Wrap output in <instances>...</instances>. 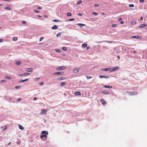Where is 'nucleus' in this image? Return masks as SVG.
<instances>
[{
	"label": "nucleus",
	"instance_id": "nucleus-28",
	"mask_svg": "<svg viewBox=\"0 0 147 147\" xmlns=\"http://www.w3.org/2000/svg\"><path fill=\"white\" fill-rule=\"evenodd\" d=\"M5 78L9 79H11V77H9L8 76H6L5 77Z\"/></svg>",
	"mask_w": 147,
	"mask_h": 147
},
{
	"label": "nucleus",
	"instance_id": "nucleus-29",
	"mask_svg": "<svg viewBox=\"0 0 147 147\" xmlns=\"http://www.w3.org/2000/svg\"><path fill=\"white\" fill-rule=\"evenodd\" d=\"M129 6L130 7H134V5L133 4H130L129 5Z\"/></svg>",
	"mask_w": 147,
	"mask_h": 147
},
{
	"label": "nucleus",
	"instance_id": "nucleus-24",
	"mask_svg": "<svg viewBox=\"0 0 147 147\" xmlns=\"http://www.w3.org/2000/svg\"><path fill=\"white\" fill-rule=\"evenodd\" d=\"M132 38H135L137 39H138L139 38V36H133L131 37Z\"/></svg>",
	"mask_w": 147,
	"mask_h": 147
},
{
	"label": "nucleus",
	"instance_id": "nucleus-8",
	"mask_svg": "<svg viewBox=\"0 0 147 147\" xmlns=\"http://www.w3.org/2000/svg\"><path fill=\"white\" fill-rule=\"evenodd\" d=\"M41 133L42 134H46V135H48L49 134L48 131H42L41 132Z\"/></svg>",
	"mask_w": 147,
	"mask_h": 147
},
{
	"label": "nucleus",
	"instance_id": "nucleus-37",
	"mask_svg": "<svg viewBox=\"0 0 147 147\" xmlns=\"http://www.w3.org/2000/svg\"><path fill=\"white\" fill-rule=\"evenodd\" d=\"M62 49L63 50V51H65L67 50V49L66 48V47H63Z\"/></svg>",
	"mask_w": 147,
	"mask_h": 147
},
{
	"label": "nucleus",
	"instance_id": "nucleus-25",
	"mask_svg": "<svg viewBox=\"0 0 147 147\" xmlns=\"http://www.w3.org/2000/svg\"><path fill=\"white\" fill-rule=\"evenodd\" d=\"M102 70L103 71H108L109 70V68H106L104 69H102Z\"/></svg>",
	"mask_w": 147,
	"mask_h": 147
},
{
	"label": "nucleus",
	"instance_id": "nucleus-2",
	"mask_svg": "<svg viewBox=\"0 0 147 147\" xmlns=\"http://www.w3.org/2000/svg\"><path fill=\"white\" fill-rule=\"evenodd\" d=\"M48 110H46V109H42V111H41V113H40V114L41 115H42V114H45L47 111Z\"/></svg>",
	"mask_w": 147,
	"mask_h": 147
},
{
	"label": "nucleus",
	"instance_id": "nucleus-48",
	"mask_svg": "<svg viewBox=\"0 0 147 147\" xmlns=\"http://www.w3.org/2000/svg\"><path fill=\"white\" fill-rule=\"evenodd\" d=\"M43 84V82H42L40 83V85H42Z\"/></svg>",
	"mask_w": 147,
	"mask_h": 147
},
{
	"label": "nucleus",
	"instance_id": "nucleus-32",
	"mask_svg": "<svg viewBox=\"0 0 147 147\" xmlns=\"http://www.w3.org/2000/svg\"><path fill=\"white\" fill-rule=\"evenodd\" d=\"M5 9H7L8 10H11V8L9 7H6L5 8Z\"/></svg>",
	"mask_w": 147,
	"mask_h": 147
},
{
	"label": "nucleus",
	"instance_id": "nucleus-47",
	"mask_svg": "<svg viewBox=\"0 0 147 147\" xmlns=\"http://www.w3.org/2000/svg\"><path fill=\"white\" fill-rule=\"evenodd\" d=\"M26 22H25V21H23L22 22V23L23 24H26Z\"/></svg>",
	"mask_w": 147,
	"mask_h": 147
},
{
	"label": "nucleus",
	"instance_id": "nucleus-54",
	"mask_svg": "<svg viewBox=\"0 0 147 147\" xmlns=\"http://www.w3.org/2000/svg\"><path fill=\"white\" fill-rule=\"evenodd\" d=\"M37 9H41V8L40 7H38V8H37Z\"/></svg>",
	"mask_w": 147,
	"mask_h": 147
},
{
	"label": "nucleus",
	"instance_id": "nucleus-12",
	"mask_svg": "<svg viewBox=\"0 0 147 147\" xmlns=\"http://www.w3.org/2000/svg\"><path fill=\"white\" fill-rule=\"evenodd\" d=\"M27 71L28 72H31L32 71V69L31 68H28L27 69Z\"/></svg>",
	"mask_w": 147,
	"mask_h": 147
},
{
	"label": "nucleus",
	"instance_id": "nucleus-16",
	"mask_svg": "<svg viewBox=\"0 0 147 147\" xmlns=\"http://www.w3.org/2000/svg\"><path fill=\"white\" fill-rule=\"evenodd\" d=\"M78 25L80 27H82V26H86L85 24H78Z\"/></svg>",
	"mask_w": 147,
	"mask_h": 147
},
{
	"label": "nucleus",
	"instance_id": "nucleus-7",
	"mask_svg": "<svg viewBox=\"0 0 147 147\" xmlns=\"http://www.w3.org/2000/svg\"><path fill=\"white\" fill-rule=\"evenodd\" d=\"M66 78L65 77H61L57 79V80L59 81H61L62 80H64Z\"/></svg>",
	"mask_w": 147,
	"mask_h": 147
},
{
	"label": "nucleus",
	"instance_id": "nucleus-63",
	"mask_svg": "<svg viewBox=\"0 0 147 147\" xmlns=\"http://www.w3.org/2000/svg\"><path fill=\"white\" fill-rule=\"evenodd\" d=\"M133 52H134V53H137V52H136V51H133Z\"/></svg>",
	"mask_w": 147,
	"mask_h": 147
},
{
	"label": "nucleus",
	"instance_id": "nucleus-59",
	"mask_svg": "<svg viewBox=\"0 0 147 147\" xmlns=\"http://www.w3.org/2000/svg\"><path fill=\"white\" fill-rule=\"evenodd\" d=\"M37 100V98H36V97H34V100Z\"/></svg>",
	"mask_w": 147,
	"mask_h": 147
},
{
	"label": "nucleus",
	"instance_id": "nucleus-19",
	"mask_svg": "<svg viewBox=\"0 0 147 147\" xmlns=\"http://www.w3.org/2000/svg\"><path fill=\"white\" fill-rule=\"evenodd\" d=\"M87 44L84 43L82 44V47H83L85 48L87 47Z\"/></svg>",
	"mask_w": 147,
	"mask_h": 147
},
{
	"label": "nucleus",
	"instance_id": "nucleus-18",
	"mask_svg": "<svg viewBox=\"0 0 147 147\" xmlns=\"http://www.w3.org/2000/svg\"><path fill=\"white\" fill-rule=\"evenodd\" d=\"M58 27L57 26L54 25V26L52 27V29H56Z\"/></svg>",
	"mask_w": 147,
	"mask_h": 147
},
{
	"label": "nucleus",
	"instance_id": "nucleus-36",
	"mask_svg": "<svg viewBox=\"0 0 147 147\" xmlns=\"http://www.w3.org/2000/svg\"><path fill=\"white\" fill-rule=\"evenodd\" d=\"M30 74L29 73H25L24 74V75L25 76H28L29 74Z\"/></svg>",
	"mask_w": 147,
	"mask_h": 147
},
{
	"label": "nucleus",
	"instance_id": "nucleus-26",
	"mask_svg": "<svg viewBox=\"0 0 147 147\" xmlns=\"http://www.w3.org/2000/svg\"><path fill=\"white\" fill-rule=\"evenodd\" d=\"M65 82H61L60 84V86H62L63 85H65Z\"/></svg>",
	"mask_w": 147,
	"mask_h": 147
},
{
	"label": "nucleus",
	"instance_id": "nucleus-17",
	"mask_svg": "<svg viewBox=\"0 0 147 147\" xmlns=\"http://www.w3.org/2000/svg\"><path fill=\"white\" fill-rule=\"evenodd\" d=\"M75 94L76 95H81V93L80 92H76L75 93Z\"/></svg>",
	"mask_w": 147,
	"mask_h": 147
},
{
	"label": "nucleus",
	"instance_id": "nucleus-20",
	"mask_svg": "<svg viewBox=\"0 0 147 147\" xmlns=\"http://www.w3.org/2000/svg\"><path fill=\"white\" fill-rule=\"evenodd\" d=\"M104 87L105 88H112V86H104Z\"/></svg>",
	"mask_w": 147,
	"mask_h": 147
},
{
	"label": "nucleus",
	"instance_id": "nucleus-33",
	"mask_svg": "<svg viewBox=\"0 0 147 147\" xmlns=\"http://www.w3.org/2000/svg\"><path fill=\"white\" fill-rule=\"evenodd\" d=\"M52 21L53 22H59V20H58L56 19H55L54 20H52Z\"/></svg>",
	"mask_w": 147,
	"mask_h": 147
},
{
	"label": "nucleus",
	"instance_id": "nucleus-60",
	"mask_svg": "<svg viewBox=\"0 0 147 147\" xmlns=\"http://www.w3.org/2000/svg\"><path fill=\"white\" fill-rule=\"evenodd\" d=\"M78 15L80 16H82V13H79Z\"/></svg>",
	"mask_w": 147,
	"mask_h": 147
},
{
	"label": "nucleus",
	"instance_id": "nucleus-35",
	"mask_svg": "<svg viewBox=\"0 0 147 147\" xmlns=\"http://www.w3.org/2000/svg\"><path fill=\"white\" fill-rule=\"evenodd\" d=\"M17 39V38L16 37H14L13 38V40L14 41L16 40Z\"/></svg>",
	"mask_w": 147,
	"mask_h": 147
},
{
	"label": "nucleus",
	"instance_id": "nucleus-49",
	"mask_svg": "<svg viewBox=\"0 0 147 147\" xmlns=\"http://www.w3.org/2000/svg\"><path fill=\"white\" fill-rule=\"evenodd\" d=\"M122 18H119L118 20L119 21H121L122 20Z\"/></svg>",
	"mask_w": 147,
	"mask_h": 147
},
{
	"label": "nucleus",
	"instance_id": "nucleus-43",
	"mask_svg": "<svg viewBox=\"0 0 147 147\" xmlns=\"http://www.w3.org/2000/svg\"><path fill=\"white\" fill-rule=\"evenodd\" d=\"M34 11L35 12L37 13H38L40 12L39 11L37 10H34Z\"/></svg>",
	"mask_w": 147,
	"mask_h": 147
},
{
	"label": "nucleus",
	"instance_id": "nucleus-31",
	"mask_svg": "<svg viewBox=\"0 0 147 147\" xmlns=\"http://www.w3.org/2000/svg\"><path fill=\"white\" fill-rule=\"evenodd\" d=\"M82 2V1L81 0H80L77 3V4L79 5Z\"/></svg>",
	"mask_w": 147,
	"mask_h": 147
},
{
	"label": "nucleus",
	"instance_id": "nucleus-64",
	"mask_svg": "<svg viewBox=\"0 0 147 147\" xmlns=\"http://www.w3.org/2000/svg\"><path fill=\"white\" fill-rule=\"evenodd\" d=\"M44 17L45 18H47V16H46V15H45V16H44Z\"/></svg>",
	"mask_w": 147,
	"mask_h": 147
},
{
	"label": "nucleus",
	"instance_id": "nucleus-30",
	"mask_svg": "<svg viewBox=\"0 0 147 147\" xmlns=\"http://www.w3.org/2000/svg\"><path fill=\"white\" fill-rule=\"evenodd\" d=\"M117 26V25L115 24H113L112 25V27H116Z\"/></svg>",
	"mask_w": 147,
	"mask_h": 147
},
{
	"label": "nucleus",
	"instance_id": "nucleus-22",
	"mask_svg": "<svg viewBox=\"0 0 147 147\" xmlns=\"http://www.w3.org/2000/svg\"><path fill=\"white\" fill-rule=\"evenodd\" d=\"M47 137V136L46 135H41L40 137V138H42L43 137Z\"/></svg>",
	"mask_w": 147,
	"mask_h": 147
},
{
	"label": "nucleus",
	"instance_id": "nucleus-27",
	"mask_svg": "<svg viewBox=\"0 0 147 147\" xmlns=\"http://www.w3.org/2000/svg\"><path fill=\"white\" fill-rule=\"evenodd\" d=\"M55 51L57 52H61V50L59 49H56L55 50Z\"/></svg>",
	"mask_w": 147,
	"mask_h": 147
},
{
	"label": "nucleus",
	"instance_id": "nucleus-58",
	"mask_svg": "<svg viewBox=\"0 0 147 147\" xmlns=\"http://www.w3.org/2000/svg\"><path fill=\"white\" fill-rule=\"evenodd\" d=\"M143 17H141L140 18V20H142L143 19Z\"/></svg>",
	"mask_w": 147,
	"mask_h": 147
},
{
	"label": "nucleus",
	"instance_id": "nucleus-15",
	"mask_svg": "<svg viewBox=\"0 0 147 147\" xmlns=\"http://www.w3.org/2000/svg\"><path fill=\"white\" fill-rule=\"evenodd\" d=\"M101 92L104 94H109L108 92L106 91H102Z\"/></svg>",
	"mask_w": 147,
	"mask_h": 147
},
{
	"label": "nucleus",
	"instance_id": "nucleus-1",
	"mask_svg": "<svg viewBox=\"0 0 147 147\" xmlns=\"http://www.w3.org/2000/svg\"><path fill=\"white\" fill-rule=\"evenodd\" d=\"M80 71V68H75L73 70V72L74 73H78Z\"/></svg>",
	"mask_w": 147,
	"mask_h": 147
},
{
	"label": "nucleus",
	"instance_id": "nucleus-21",
	"mask_svg": "<svg viewBox=\"0 0 147 147\" xmlns=\"http://www.w3.org/2000/svg\"><path fill=\"white\" fill-rule=\"evenodd\" d=\"M136 22L135 21H133L131 23V25H134L136 24Z\"/></svg>",
	"mask_w": 147,
	"mask_h": 147
},
{
	"label": "nucleus",
	"instance_id": "nucleus-39",
	"mask_svg": "<svg viewBox=\"0 0 147 147\" xmlns=\"http://www.w3.org/2000/svg\"><path fill=\"white\" fill-rule=\"evenodd\" d=\"M61 35V34L60 33H58L57 34V37H59V36H60Z\"/></svg>",
	"mask_w": 147,
	"mask_h": 147
},
{
	"label": "nucleus",
	"instance_id": "nucleus-40",
	"mask_svg": "<svg viewBox=\"0 0 147 147\" xmlns=\"http://www.w3.org/2000/svg\"><path fill=\"white\" fill-rule=\"evenodd\" d=\"M74 20V18H72V19H69V21H73Z\"/></svg>",
	"mask_w": 147,
	"mask_h": 147
},
{
	"label": "nucleus",
	"instance_id": "nucleus-61",
	"mask_svg": "<svg viewBox=\"0 0 147 147\" xmlns=\"http://www.w3.org/2000/svg\"><path fill=\"white\" fill-rule=\"evenodd\" d=\"M117 57L119 59H120V56L119 55L117 56Z\"/></svg>",
	"mask_w": 147,
	"mask_h": 147
},
{
	"label": "nucleus",
	"instance_id": "nucleus-11",
	"mask_svg": "<svg viewBox=\"0 0 147 147\" xmlns=\"http://www.w3.org/2000/svg\"><path fill=\"white\" fill-rule=\"evenodd\" d=\"M28 79H26L24 80H20L19 82L20 83H22L23 82L26 81H28Z\"/></svg>",
	"mask_w": 147,
	"mask_h": 147
},
{
	"label": "nucleus",
	"instance_id": "nucleus-38",
	"mask_svg": "<svg viewBox=\"0 0 147 147\" xmlns=\"http://www.w3.org/2000/svg\"><path fill=\"white\" fill-rule=\"evenodd\" d=\"M71 13H67V16H71Z\"/></svg>",
	"mask_w": 147,
	"mask_h": 147
},
{
	"label": "nucleus",
	"instance_id": "nucleus-5",
	"mask_svg": "<svg viewBox=\"0 0 147 147\" xmlns=\"http://www.w3.org/2000/svg\"><path fill=\"white\" fill-rule=\"evenodd\" d=\"M146 26L147 25L146 24H141L138 27L139 28H143V27H145V26Z\"/></svg>",
	"mask_w": 147,
	"mask_h": 147
},
{
	"label": "nucleus",
	"instance_id": "nucleus-23",
	"mask_svg": "<svg viewBox=\"0 0 147 147\" xmlns=\"http://www.w3.org/2000/svg\"><path fill=\"white\" fill-rule=\"evenodd\" d=\"M21 63V62L20 61H17L16 62V64L17 65H20Z\"/></svg>",
	"mask_w": 147,
	"mask_h": 147
},
{
	"label": "nucleus",
	"instance_id": "nucleus-55",
	"mask_svg": "<svg viewBox=\"0 0 147 147\" xmlns=\"http://www.w3.org/2000/svg\"><path fill=\"white\" fill-rule=\"evenodd\" d=\"M1 128H2V129H3V130H5V129H6V128H7V127H5L4 128V129H3V127H2Z\"/></svg>",
	"mask_w": 147,
	"mask_h": 147
},
{
	"label": "nucleus",
	"instance_id": "nucleus-9",
	"mask_svg": "<svg viewBox=\"0 0 147 147\" xmlns=\"http://www.w3.org/2000/svg\"><path fill=\"white\" fill-rule=\"evenodd\" d=\"M99 77L100 78H109V76H99Z\"/></svg>",
	"mask_w": 147,
	"mask_h": 147
},
{
	"label": "nucleus",
	"instance_id": "nucleus-6",
	"mask_svg": "<svg viewBox=\"0 0 147 147\" xmlns=\"http://www.w3.org/2000/svg\"><path fill=\"white\" fill-rule=\"evenodd\" d=\"M63 74V72H57L54 73L53 74L56 75H62Z\"/></svg>",
	"mask_w": 147,
	"mask_h": 147
},
{
	"label": "nucleus",
	"instance_id": "nucleus-44",
	"mask_svg": "<svg viewBox=\"0 0 147 147\" xmlns=\"http://www.w3.org/2000/svg\"><path fill=\"white\" fill-rule=\"evenodd\" d=\"M24 75V74H20L19 75V76H20V77H22Z\"/></svg>",
	"mask_w": 147,
	"mask_h": 147
},
{
	"label": "nucleus",
	"instance_id": "nucleus-10",
	"mask_svg": "<svg viewBox=\"0 0 147 147\" xmlns=\"http://www.w3.org/2000/svg\"><path fill=\"white\" fill-rule=\"evenodd\" d=\"M101 101L103 105H105L106 103L105 101L102 99H101Z\"/></svg>",
	"mask_w": 147,
	"mask_h": 147
},
{
	"label": "nucleus",
	"instance_id": "nucleus-34",
	"mask_svg": "<svg viewBox=\"0 0 147 147\" xmlns=\"http://www.w3.org/2000/svg\"><path fill=\"white\" fill-rule=\"evenodd\" d=\"M86 78H87V79H90L92 78V77L89 76H86Z\"/></svg>",
	"mask_w": 147,
	"mask_h": 147
},
{
	"label": "nucleus",
	"instance_id": "nucleus-13",
	"mask_svg": "<svg viewBox=\"0 0 147 147\" xmlns=\"http://www.w3.org/2000/svg\"><path fill=\"white\" fill-rule=\"evenodd\" d=\"M18 127L21 130H23L24 129V127L20 124H18Z\"/></svg>",
	"mask_w": 147,
	"mask_h": 147
},
{
	"label": "nucleus",
	"instance_id": "nucleus-42",
	"mask_svg": "<svg viewBox=\"0 0 147 147\" xmlns=\"http://www.w3.org/2000/svg\"><path fill=\"white\" fill-rule=\"evenodd\" d=\"M92 14H94V15H97V13L96 12H93L92 13Z\"/></svg>",
	"mask_w": 147,
	"mask_h": 147
},
{
	"label": "nucleus",
	"instance_id": "nucleus-46",
	"mask_svg": "<svg viewBox=\"0 0 147 147\" xmlns=\"http://www.w3.org/2000/svg\"><path fill=\"white\" fill-rule=\"evenodd\" d=\"M43 38H44L43 37L41 38L40 39V41H41Z\"/></svg>",
	"mask_w": 147,
	"mask_h": 147
},
{
	"label": "nucleus",
	"instance_id": "nucleus-56",
	"mask_svg": "<svg viewBox=\"0 0 147 147\" xmlns=\"http://www.w3.org/2000/svg\"><path fill=\"white\" fill-rule=\"evenodd\" d=\"M89 48H90V47H89V46L88 47H86V49H89Z\"/></svg>",
	"mask_w": 147,
	"mask_h": 147
},
{
	"label": "nucleus",
	"instance_id": "nucleus-52",
	"mask_svg": "<svg viewBox=\"0 0 147 147\" xmlns=\"http://www.w3.org/2000/svg\"><path fill=\"white\" fill-rule=\"evenodd\" d=\"M94 6H95V7H98V4H95L94 5Z\"/></svg>",
	"mask_w": 147,
	"mask_h": 147
},
{
	"label": "nucleus",
	"instance_id": "nucleus-14",
	"mask_svg": "<svg viewBox=\"0 0 147 147\" xmlns=\"http://www.w3.org/2000/svg\"><path fill=\"white\" fill-rule=\"evenodd\" d=\"M118 68V67H115L113 68L112 71H115L116 70H117V69Z\"/></svg>",
	"mask_w": 147,
	"mask_h": 147
},
{
	"label": "nucleus",
	"instance_id": "nucleus-62",
	"mask_svg": "<svg viewBox=\"0 0 147 147\" xmlns=\"http://www.w3.org/2000/svg\"><path fill=\"white\" fill-rule=\"evenodd\" d=\"M11 142H10L9 143H8V145H10L11 144Z\"/></svg>",
	"mask_w": 147,
	"mask_h": 147
},
{
	"label": "nucleus",
	"instance_id": "nucleus-57",
	"mask_svg": "<svg viewBox=\"0 0 147 147\" xmlns=\"http://www.w3.org/2000/svg\"><path fill=\"white\" fill-rule=\"evenodd\" d=\"M3 40L2 39H0V42H1L3 41Z\"/></svg>",
	"mask_w": 147,
	"mask_h": 147
},
{
	"label": "nucleus",
	"instance_id": "nucleus-4",
	"mask_svg": "<svg viewBox=\"0 0 147 147\" xmlns=\"http://www.w3.org/2000/svg\"><path fill=\"white\" fill-rule=\"evenodd\" d=\"M65 67L64 66H62L59 67L57 68L56 69V70L57 71H60L65 69Z\"/></svg>",
	"mask_w": 147,
	"mask_h": 147
},
{
	"label": "nucleus",
	"instance_id": "nucleus-41",
	"mask_svg": "<svg viewBox=\"0 0 147 147\" xmlns=\"http://www.w3.org/2000/svg\"><path fill=\"white\" fill-rule=\"evenodd\" d=\"M5 81H6V80H1V83H2V82H5Z\"/></svg>",
	"mask_w": 147,
	"mask_h": 147
},
{
	"label": "nucleus",
	"instance_id": "nucleus-50",
	"mask_svg": "<svg viewBox=\"0 0 147 147\" xmlns=\"http://www.w3.org/2000/svg\"><path fill=\"white\" fill-rule=\"evenodd\" d=\"M22 100V98H19V99H18V100H17V101H20V100Z\"/></svg>",
	"mask_w": 147,
	"mask_h": 147
},
{
	"label": "nucleus",
	"instance_id": "nucleus-3",
	"mask_svg": "<svg viewBox=\"0 0 147 147\" xmlns=\"http://www.w3.org/2000/svg\"><path fill=\"white\" fill-rule=\"evenodd\" d=\"M129 94L131 95H134L138 94L137 91H134L132 92H130L129 93Z\"/></svg>",
	"mask_w": 147,
	"mask_h": 147
},
{
	"label": "nucleus",
	"instance_id": "nucleus-45",
	"mask_svg": "<svg viewBox=\"0 0 147 147\" xmlns=\"http://www.w3.org/2000/svg\"><path fill=\"white\" fill-rule=\"evenodd\" d=\"M20 88V86H17L15 87V88L16 89H18Z\"/></svg>",
	"mask_w": 147,
	"mask_h": 147
},
{
	"label": "nucleus",
	"instance_id": "nucleus-53",
	"mask_svg": "<svg viewBox=\"0 0 147 147\" xmlns=\"http://www.w3.org/2000/svg\"><path fill=\"white\" fill-rule=\"evenodd\" d=\"M124 22L123 21H121L120 22V23L121 24H123L124 23Z\"/></svg>",
	"mask_w": 147,
	"mask_h": 147
},
{
	"label": "nucleus",
	"instance_id": "nucleus-51",
	"mask_svg": "<svg viewBox=\"0 0 147 147\" xmlns=\"http://www.w3.org/2000/svg\"><path fill=\"white\" fill-rule=\"evenodd\" d=\"M140 1L141 2H144V0H140Z\"/></svg>",
	"mask_w": 147,
	"mask_h": 147
}]
</instances>
